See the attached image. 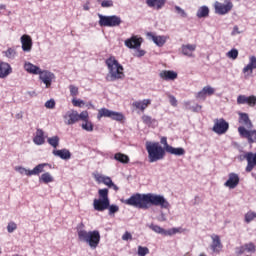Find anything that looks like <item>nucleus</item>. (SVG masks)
Wrapping results in <instances>:
<instances>
[{
    "mask_svg": "<svg viewBox=\"0 0 256 256\" xmlns=\"http://www.w3.org/2000/svg\"><path fill=\"white\" fill-rule=\"evenodd\" d=\"M20 42L22 45V51H24V53H31V50L33 49V39H31V36L27 34L22 35Z\"/></svg>",
    "mask_w": 256,
    "mask_h": 256,
    "instance_id": "obj_15",
    "label": "nucleus"
},
{
    "mask_svg": "<svg viewBox=\"0 0 256 256\" xmlns=\"http://www.w3.org/2000/svg\"><path fill=\"white\" fill-rule=\"evenodd\" d=\"M160 143H161V145H163V148H162V149H164V151H167V150H168V147H171V145H169V144L167 143V137H162V138L160 139Z\"/></svg>",
    "mask_w": 256,
    "mask_h": 256,
    "instance_id": "obj_55",
    "label": "nucleus"
},
{
    "mask_svg": "<svg viewBox=\"0 0 256 256\" xmlns=\"http://www.w3.org/2000/svg\"><path fill=\"white\" fill-rule=\"evenodd\" d=\"M113 5H114L113 0H103L101 2V7L103 9H109V8L113 7Z\"/></svg>",
    "mask_w": 256,
    "mask_h": 256,
    "instance_id": "obj_45",
    "label": "nucleus"
},
{
    "mask_svg": "<svg viewBox=\"0 0 256 256\" xmlns=\"http://www.w3.org/2000/svg\"><path fill=\"white\" fill-rule=\"evenodd\" d=\"M146 151L148 153L149 163H157L165 158V149L159 144V142H146Z\"/></svg>",
    "mask_w": 256,
    "mask_h": 256,
    "instance_id": "obj_4",
    "label": "nucleus"
},
{
    "mask_svg": "<svg viewBox=\"0 0 256 256\" xmlns=\"http://www.w3.org/2000/svg\"><path fill=\"white\" fill-rule=\"evenodd\" d=\"M44 107H46V109H55V99L47 100Z\"/></svg>",
    "mask_w": 256,
    "mask_h": 256,
    "instance_id": "obj_53",
    "label": "nucleus"
},
{
    "mask_svg": "<svg viewBox=\"0 0 256 256\" xmlns=\"http://www.w3.org/2000/svg\"><path fill=\"white\" fill-rule=\"evenodd\" d=\"M72 104L74 105V107H83V105H85V101L74 98L72 99Z\"/></svg>",
    "mask_w": 256,
    "mask_h": 256,
    "instance_id": "obj_54",
    "label": "nucleus"
},
{
    "mask_svg": "<svg viewBox=\"0 0 256 256\" xmlns=\"http://www.w3.org/2000/svg\"><path fill=\"white\" fill-rule=\"evenodd\" d=\"M202 90L206 96H213L215 94V89L211 86H206Z\"/></svg>",
    "mask_w": 256,
    "mask_h": 256,
    "instance_id": "obj_48",
    "label": "nucleus"
},
{
    "mask_svg": "<svg viewBox=\"0 0 256 256\" xmlns=\"http://www.w3.org/2000/svg\"><path fill=\"white\" fill-rule=\"evenodd\" d=\"M182 53L183 55H186V57H191L193 55V46L192 45L182 46Z\"/></svg>",
    "mask_w": 256,
    "mask_h": 256,
    "instance_id": "obj_40",
    "label": "nucleus"
},
{
    "mask_svg": "<svg viewBox=\"0 0 256 256\" xmlns=\"http://www.w3.org/2000/svg\"><path fill=\"white\" fill-rule=\"evenodd\" d=\"M240 31H239V28H238V26H234L233 27V31H232V33H231V35H240Z\"/></svg>",
    "mask_w": 256,
    "mask_h": 256,
    "instance_id": "obj_62",
    "label": "nucleus"
},
{
    "mask_svg": "<svg viewBox=\"0 0 256 256\" xmlns=\"http://www.w3.org/2000/svg\"><path fill=\"white\" fill-rule=\"evenodd\" d=\"M141 43H143V38L132 36L125 40L124 45L128 49H139V47H141Z\"/></svg>",
    "mask_w": 256,
    "mask_h": 256,
    "instance_id": "obj_17",
    "label": "nucleus"
},
{
    "mask_svg": "<svg viewBox=\"0 0 256 256\" xmlns=\"http://www.w3.org/2000/svg\"><path fill=\"white\" fill-rule=\"evenodd\" d=\"M63 119L66 125H75L79 121V116H77L76 110H70L65 113Z\"/></svg>",
    "mask_w": 256,
    "mask_h": 256,
    "instance_id": "obj_18",
    "label": "nucleus"
},
{
    "mask_svg": "<svg viewBox=\"0 0 256 256\" xmlns=\"http://www.w3.org/2000/svg\"><path fill=\"white\" fill-rule=\"evenodd\" d=\"M53 181H55V178H53V175L49 172H45L39 177V182L45 183V185H49V183H53Z\"/></svg>",
    "mask_w": 256,
    "mask_h": 256,
    "instance_id": "obj_32",
    "label": "nucleus"
},
{
    "mask_svg": "<svg viewBox=\"0 0 256 256\" xmlns=\"http://www.w3.org/2000/svg\"><path fill=\"white\" fill-rule=\"evenodd\" d=\"M158 221H160V222L167 221V216L165 215V213L160 212V216L158 217Z\"/></svg>",
    "mask_w": 256,
    "mask_h": 256,
    "instance_id": "obj_61",
    "label": "nucleus"
},
{
    "mask_svg": "<svg viewBox=\"0 0 256 256\" xmlns=\"http://www.w3.org/2000/svg\"><path fill=\"white\" fill-rule=\"evenodd\" d=\"M89 5H90L89 2H86V3L83 5L84 11H89V9H91V7H90Z\"/></svg>",
    "mask_w": 256,
    "mask_h": 256,
    "instance_id": "obj_64",
    "label": "nucleus"
},
{
    "mask_svg": "<svg viewBox=\"0 0 256 256\" xmlns=\"http://www.w3.org/2000/svg\"><path fill=\"white\" fill-rule=\"evenodd\" d=\"M114 159L115 161H118V163H122L123 165H127V163H129V156L121 152L116 153L114 155Z\"/></svg>",
    "mask_w": 256,
    "mask_h": 256,
    "instance_id": "obj_33",
    "label": "nucleus"
},
{
    "mask_svg": "<svg viewBox=\"0 0 256 256\" xmlns=\"http://www.w3.org/2000/svg\"><path fill=\"white\" fill-rule=\"evenodd\" d=\"M148 227L149 229H151V231H154V233H157L158 235L167 236V230H165L164 228H161V226L159 225L148 224Z\"/></svg>",
    "mask_w": 256,
    "mask_h": 256,
    "instance_id": "obj_34",
    "label": "nucleus"
},
{
    "mask_svg": "<svg viewBox=\"0 0 256 256\" xmlns=\"http://www.w3.org/2000/svg\"><path fill=\"white\" fill-rule=\"evenodd\" d=\"M69 89H70V95L72 97H77L79 95V88L77 86L70 85Z\"/></svg>",
    "mask_w": 256,
    "mask_h": 256,
    "instance_id": "obj_49",
    "label": "nucleus"
},
{
    "mask_svg": "<svg viewBox=\"0 0 256 256\" xmlns=\"http://www.w3.org/2000/svg\"><path fill=\"white\" fill-rule=\"evenodd\" d=\"M239 182L240 178L238 174L232 172L228 174V180L224 183V186L230 190H233L239 185Z\"/></svg>",
    "mask_w": 256,
    "mask_h": 256,
    "instance_id": "obj_16",
    "label": "nucleus"
},
{
    "mask_svg": "<svg viewBox=\"0 0 256 256\" xmlns=\"http://www.w3.org/2000/svg\"><path fill=\"white\" fill-rule=\"evenodd\" d=\"M108 211H109V215H113L119 211V206L115 204H112V205L109 204Z\"/></svg>",
    "mask_w": 256,
    "mask_h": 256,
    "instance_id": "obj_52",
    "label": "nucleus"
},
{
    "mask_svg": "<svg viewBox=\"0 0 256 256\" xmlns=\"http://www.w3.org/2000/svg\"><path fill=\"white\" fill-rule=\"evenodd\" d=\"M81 127L84 131H87L88 133L93 132L94 126H93V122H91L90 120H86L81 124Z\"/></svg>",
    "mask_w": 256,
    "mask_h": 256,
    "instance_id": "obj_37",
    "label": "nucleus"
},
{
    "mask_svg": "<svg viewBox=\"0 0 256 256\" xmlns=\"http://www.w3.org/2000/svg\"><path fill=\"white\" fill-rule=\"evenodd\" d=\"M227 57H228L229 59H233V60L237 59V57H238V50L235 49V48L231 49V50L227 53Z\"/></svg>",
    "mask_w": 256,
    "mask_h": 256,
    "instance_id": "obj_47",
    "label": "nucleus"
},
{
    "mask_svg": "<svg viewBox=\"0 0 256 256\" xmlns=\"http://www.w3.org/2000/svg\"><path fill=\"white\" fill-rule=\"evenodd\" d=\"M123 203L130 207H135L136 209H149L151 205L161 207V209H169L170 207L169 201L165 199V196L155 193H136L124 200Z\"/></svg>",
    "mask_w": 256,
    "mask_h": 256,
    "instance_id": "obj_1",
    "label": "nucleus"
},
{
    "mask_svg": "<svg viewBox=\"0 0 256 256\" xmlns=\"http://www.w3.org/2000/svg\"><path fill=\"white\" fill-rule=\"evenodd\" d=\"M174 11L177 15H179V17H181L182 19H187V12H185L183 10V8L179 7V6H175L174 7Z\"/></svg>",
    "mask_w": 256,
    "mask_h": 256,
    "instance_id": "obj_42",
    "label": "nucleus"
},
{
    "mask_svg": "<svg viewBox=\"0 0 256 256\" xmlns=\"http://www.w3.org/2000/svg\"><path fill=\"white\" fill-rule=\"evenodd\" d=\"M99 198L93 200V208L95 211H107L111 202L109 200V189L103 188L98 190Z\"/></svg>",
    "mask_w": 256,
    "mask_h": 256,
    "instance_id": "obj_5",
    "label": "nucleus"
},
{
    "mask_svg": "<svg viewBox=\"0 0 256 256\" xmlns=\"http://www.w3.org/2000/svg\"><path fill=\"white\" fill-rule=\"evenodd\" d=\"M211 239V250L216 254L221 253V250H223V244L221 243V238L219 237V235H212Z\"/></svg>",
    "mask_w": 256,
    "mask_h": 256,
    "instance_id": "obj_21",
    "label": "nucleus"
},
{
    "mask_svg": "<svg viewBox=\"0 0 256 256\" xmlns=\"http://www.w3.org/2000/svg\"><path fill=\"white\" fill-rule=\"evenodd\" d=\"M38 75L40 81L44 83L46 89H49L55 79V74L49 70H41Z\"/></svg>",
    "mask_w": 256,
    "mask_h": 256,
    "instance_id": "obj_11",
    "label": "nucleus"
},
{
    "mask_svg": "<svg viewBox=\"0 0 256 256\" xmlns=\"http://www.w3.org/2000/svg\"><path fill=\"white\" fill-rule=\"evenodd\" d=\"M133 239V235H131L130 232L126 231L123 235H122V241H131Z\"/></svg>",
    "mask_w": 256,
    "mask_h": 256,
    "instance_id": "obj_57",
    "label": "nucleus"
},
{
    "mask_svg": "<svg viewBox=\"0 0 256 256\" xmlns=\"http://www.w3.org/2000/svg\"><path fill=\"white\" fill-rule=\"evenodd\" d=\"M168 97L172 107H177V98H175L173 95H169Z\"/></svg>",
    "mask_w": 256,
    "mask_h": 256,
    "instance_id": "obj_60",
    "label": "nucleus"
},
{
    "mask_svg": "<svg viewBox=\"0 0 256 256\" xmlns=\"http://www.w3.org/2000/svg\"><path fill=\"white\" fill-rule=\"evenodd\" d=\"M52 155H54V157H59L64 161H68V159H71V152L68 149H61V150L54 149L52 151Z\"/></svg>",
    "mask_w": 256,
    "mask_h": 256,
    "instance_id": "obj_26",
    "label": "nucleus"
},
{
    "mask_svg": "<svg viewBox=\"0 0 256 256\" xmlns=\"http://www.w3.org/2000/svg\"><path fill=\"white\" fill-rule=\"evenodd\" d=\"M83 227V223L80 224L77 228L78 240L81 243H86L90 249H95L99 247V243H101V233L98 230L87 231Z\"/></svg>",
    "mask_w": 256,
    "mask_h": 256,
    "instance_id": "obj_2",
    "label": "nucleus"
},
{
    "mask_svg": "<svg viewBox=\"0 0 256 256\" xmlns=\"http://www.w3.org/2000/svg\"><path fill=\"white\" fill-rule=\"evenodd\" d=\"M145 56V50H137L136 57H143Z\"/></svg>",
    "mask_w": 256,
    "mask_h": 256,
    "instance_id": "obj_63",
    "label": "nucleus"
},
{
    "mask_svg": "<svg viewBox=\"0 0 256 256\" xmlns=\"http://www.w3.org/2000/svg\"><path fill=\"white\" fill-rule=\"evenodd\" d=\"M103 117H107L108 119H112L113 121H123V119H125L123 113L112 111L107 108H101L98 110L97 119L101 121Z\"/></svg>",
    "mask_w": 256,
    "mask_h": 256,
    "instance_id": "obj_7",
    "label": "nucleus"
},
{
    "mask_svg": "<svg viewBox=\"0 0 256 256\" xmlns=\"http://www.w3.org/2000/svg\"><path fill=\"white\" fill-rule=\"evenodd\" d=\"M167 0H146V5H148L151 9H156L159 11L165 7V3Z\"/></svg>",
    "mask_w": 256,
    "mask_h": 256,
    "instance_id": "obj_27",
    "label": "nucleus"
},
{
    "mask_svg": "<svg viewBox=\"0 0 256 256\" xmlns=\"http://www.w3.org/2000/svg\"><path fill=\"white\" fill-rule=\"evenodd\" d=\"M238 133L241 138L247 139L249 144L256 143V130H247L244 126H239Z\"/></svg>",
    "mask_w": 256,
    "mask_h": 256,
    "instance_id": "obj_9",
    "label": "nucleus"
},
{
    "mask_svg": "<svg viewBox=\"0 0 256 256\" xmlns=\"http://www.w3.org/2000/svg\"><path fill=\"white\" fill-rule=\"evenodd\" d=\"M138 255L139 256L149 255V248L143 247V246H138Z\"/></svg>",
    "mask_w": 256,
    "mask_h": 256,
    "instance_id": "obj_50",
    "label": "nucleus"
},
{
    "mask_svg": "<svg viewBox=\"0 0 256 256\" xmlns=\"http://www.w3.org/2000/svg\"><path fill=\"white\" fill-rule=\"evenodd\" d=\"M105 63L108 69V73L106 75V81H108V83H113L115 81H119V79L125 78L123 65L117 61L115 56H111L106 59Z\"/></svg>",
    "mask_w": 256,
    "mask_h": 256,
    "instance_id": "obj_3",
    "label": "nucleus"
},
{
    "mask_svg": "<svg viewBox=\"0 0 256 256\" xmlns=\"http://www.w3.org/2000/svg\"><path fill=\"white\" fill-rule=\"evenodd\" d=\"M132 105L133 107H135L136 109H139L140 111H145V109L149 107V105H151V99L135 101L133 102Z\"/></svg>",
    "mask_w": 256,
    "mask_h": 256,
    "instance_id": "obj_30",
    "label": "nucleus"
},
{
    "mask_svg": "<svg viewBox=\"0 0 256 256\" xmlns=\"http://www.w3.org/2000/svg\"><path fill=\"white\" fill-rule=\"evenodd\" d=\"M46 167H49L51 169V164L41 163L36 165L32 170H30L31 177L32 175H41V173H45Z\"/></svg>",
    "mask_w": 256,
    "mask_h": 256,
    "instance_id": "obj_29",
    "label": "nucleus"
},
{
    "mask_svg": "<svg viewBox=\"0 0 256 256\" xmlns=\"http://www.w3.org/2000/svg\"><path fill=\"white\" fill-rule=\"evenodd\" d=\"M59 141H61L59 136H52L47 139L48 145L53 147V149H57V147H59Z\"/></svg>",
    "mask_w": 256,
    "mask_h": 256,
    "instance_id": "obj_35",
    "label": "nucleus"
},
{
    "mask_svg": "<svg viewBox=\"0 0 256 256\" xmlns=\"http://www.w3.org/2000/svg\"><path fill=\"white\" fill-rule=\"evenodd\" d=\"M255 218H256V213L253 212V211H248V212L245 214V222H246L247 224L251 223Z\"/></svg>",
    "mask_w": 256,
    "mask_h": 256,
    "instance_id": "obj_43",
    "label": "nucleus"
},
{
    "mask_svg": "<svg viewBox=\"0 0 256 256\" xmlns=\"http://www.w3.org/2000/svg\"><path fill=\"white\" fill-rule=\"evenodd\" d=\"M237 105H248L250 108H254L256 106V96L239 95L237 97Z\"/></svg>",
    "mask_w": 256,
    "mask_h": 256,
    "instance_id": "obj_14",
    "label": "nucleus"
},
{
    "mask_svg": "<svg viewBox=\"0 0 256 256\" xmlns=\"http://www.w3.org/2000/svg\"><path fill=\"white\" fill-rule=\"evenodd\" d=\"M196 99L200 101H205L207 99V95L205 94L203 89L200 92H198V94L196 95Z\"/></svg>",
    "mask_w": 256,
    "mask_h": 256,
    "instance_id": "obj_56",
    "label": "nucleus"
},
{
    "mask_svg": "<svg viewBox=\"0 0 256 256\" xmlns=\"http://www.w3.org/2000/svg\"><path fill=\"white\" fill-rule=\"evenodd\" d=\"M147 36L157 47H163L167 43V39H169V36H156L153 33H148Z\"/></svg>",
    "mask_w": 256,
    "mask_h": 256,
    "instance_id": "obj_23",
    "label": "nucleus"
},
{
    "mask_svg": "<svg viewBox=\"0 0 256 256\" xmlns=\"http://www.w3.org/2000/svg\"><path fill=\"white\" fill-rule=\"evenodd\" d=\"M13 73L11 64L7 62H0V79H7Z\"/></svg>",
    "mask_w": 256,
    "mask_h": 256,
    "instance_id": "obj_19",
    "label": "nucleus"
},
{
    "mask_svg": "<svg viewBox=\"0 0 256 256\" xmlns=\"http://www.w3.org/2000/svg\"><path fill=\"white\" fill-rule=\"evenodd\" d=\"M159 77L164 81H175V79L178 77V74L173 70H162L159 73Z\"/></svg>",
    "mask_w": 256,
    "mask_h": 256,
    "instance_id": "obj_24",
    "label": "nucleus"
},
{
    "mask_svg": "<svg viewBox=\"0 0 256 256\" xmlns=\"http://www.w3.org/2000/svg\"><path fill=\"white\" fill-rule=\"evenodd\" d=\"M253 69H256V57L251 56L249 58V63L243 68L242 72L244 75H251L253 73Z\"/></svg>",
    "mask_w": 256,
    "mask_h": 256,
    "instance_id": "obj_28",
    "label": "nucleus"
},
{
    "mask_svg": "<svg viewBox=\"0 0 256 256\" xmlns=\"http://www.w3.org/2000/svg\"><path fill=\"white\" fill-rule=\"evenodd\" d=\"M244 159L247 161V166L245 168L246 173H251L252 170L256 167V151L247 152L244 155Z\"/></svg>",
    "mask_w": 256,
    "mask_h": 256,
    "instance_id": "obj_13",
    "label": "nucleus"
},
{
    "mask_svg": "<svg viewBox=\"0 0 256 256\" xmlns=\"http://www.w3.org/2000/svg\"><path fill=\"white\" fill-rule=\"evenodd\" d=\"M45 139H46L45 131H43V129L41 128H38L33 138L34 145H38V146L45 145Z\"/></svg>",
    "mask_w": 256,
    "mask_h": 256,
    "instance_id": "obj_22",
    "label": "nucleus"
},
{
    "mask_svg": "<svg viewBox=\"0 0 256 256\" xmlns=\"http://www.w3.org/2000/svg\"><path fill=\"white\" fill-rule=\"evenodd\" d=\"M214 9L217 15H227L233 9V2H227L226 4L215 2Z\"/></svg>",
    "mask_w": 256,
    "mask_h": 256,
    "instance_id": "obj_12",
    "label": "nucleus"
},
{
    "mask_svg": "<svg viewBox=\"0 0 256 256\" xmlns=\"http://www.w3.org/2000/svg\"><path fill=\"white\" fill-rule=\"evenodd\" d=\"M24 70L29 73L30 75H39L41 73V68L37 65H34L31 62L24 63Z\"/></svg>",
    "mask_w": 256,
    "mask_h": 256,
    "instance_id": "obj_25",
    "label": "nucleus"
},
{
    "mask_svg": "<svg viewBox=\"0 0 256 256\" xmlns=\"http://www.w3.org/2000/svg\"><path fill=\"white\" fill-rule=\"evenodd\" d=\"M176 233H179V228L166 230V236L176 235Z\"/></svg>",
    "mask_w": 256,
    "mask_h": 256,
    "instance_id": "obj_58",
    "label": "nucleus"
},
{
    "mask_svg": "<svg viewBox=\"0 0 256 256\" xmlns=\"http://www.w3.org/2000/svg\"><path fill=\"white\" fill-rule=\"evenodd\" d=\"M142 121L145 125H148L149 127H151V125H157V120L152 119L151 116L148 115H143Z\"/></svg>",
    "mask_w": 256,
    "mask_h": 256,
    "instance_id": "obj_38",
    "label": "nucleus"
},
{
    "mask_svg": "<svg viewBox=\"0 0 256 256\" xmlns=\"http://www.w3.org/2000/svg\"><path fill=\"white\" fill-rule=\"evenodd\" d=\"M94 179L97 181V183H103L106 185V187H109L110 189H114V191H119V187L113 183V180H111V177L105 176L103 174L95 173Z\"/></svg>",
    "mask_w": 256,
    "mask_h": 256,
    "instance_id": "obj_10",
    "label": "nucleus"
},
{
    "mask_svg": "<svg viewBox=\"0 0 256 256\" xmlns=\"http://www.w3.org/2000/svg\"><path fill=\"white\" fill-rule=\"evenodd\" d=\"M78 121H89V112L87 110L82 111L80 114L77 112Z\"/></svg>",
    "mask_w": 256,
    "mask_h": 256,
    "instance_id": "obj_41",
    "label": "nucleus"
},
{
    "mask_svg": "<svg viewBox=\"0 0 256 256\" xmlns=\"http://www.w3.org/2000/svg\"><path fill=\"white\" fill-rule=\"evenodd\" d=\"M7 231L8 233H13L14 231H17V224L15 222H9L7 225Z\"/></svg>",
    "mask_w": 256,
    "mask_h": 256,
    "instance_id": "obj_51",
    "label": "nucleus"
},
{
    "mask_svg": "<svg viewBox=\"0 0 256 256\" xmlns=\"http://www.w3.org/2000/svg\"><path fill=\"white\" fill-rule=\"evenodd\" d=\"M238 116V123L242 125V127L247 128L249 130L253 128L252 122L247 113L239 112Z\"/></svg>",
    "mask_w": 256,
    "mask_h": 256,
    "instance_id": "obj_20",
    "label": "nucleus"
},
{
    "mask_svg": "<svg viewBox=\"0 0 256 256\" xmlns=\"http://www.w3.org/2000/svg\"><path fill=\"white\" fill-rule=\"evenodd\" d=\"M15 171L20 175H26L27 177H31V170L23 167V166H16Z\"/></svg>",
    "mask_w": 256,
    "mask_h": 256,
    "instance_id": "obj_39",
    "label": "nucleus"
},
{
    "mask_svg": "<svg viewBox=\"0 0 256 256\" xmlns=\"http://www.w3.org/2000/svg\"><path fill=\"white\" fill-rule=\"evenodd\" d=\"M212 130L217 135H225V133L229 131V122L223 118L214 119V126Z\"/></svg>",
    "mask_w": 256,
    "mask_h": 256,
    "instance_id": "obj_8",
    "label": "nucleus"
},
{
    "mask_svg": "<svg viewBox=\"0 0 256 256\" xmlns=\"http://www.w3.org/2000/svg\"><path fill=\"white\" fill-rule=\"evenodd\" d=\"M100 27H119L123 20L117 15L105 16L103 14H98Z\"/></svg>",
    "mask_w": 256,
    "mask_h": 256,
    "instance_id": "obj_6",
    "label": "nucleus"
},
{
    "mask_svg": "<svg viewBox=\"0 0 256 256\" xmlns=\"http://www.w3.org/2000/svg\"><path fill=\"white\" fill-rule=\"evenodd\" d=\"M246 252L244 245L236 248V255L240 256Z\"/></svg>",
    "mask_w": 256,
    "mask_h": 256,
    "instance_id": "obj_59",
    "label": "nucleus"
},
{
    "mask_svg": "<svg viewBox=\"0 0 256 256\" xmlns=\"http://www.w3.org/2000/svg\"><path fill=\"white\" fill-rule=\"evenodd\" d=\"M197 17L199 19L203 17H209V8L207 6L200 7L199 10L197 11Z\"/></svg>",
    "mask_w": 256,
    "mask_h": 256,
    "instance_id": "obj_36",
    "label": "nucleus"
},
{
    "mask_svg": "<svg viewBox=\"0 0 256 256\" xmlns=\"http://www.w3.org/2000/svg\"><path fill=\"white\" fill-rule=\"evenodd\" d=\"M166 153H169L170 155H175L176 157H182V155H185V149L178 147L175 148L173 146L168 147V150H166Z\"/></svg>",
    "mask_w": 256,
    "mask_h": 256,
    "instance_id": "obj_31",
    "label": "nucleus"
},
{
    "mask_svg": "<svg viewBox=\"0 0 256 256\" xmlns=\"http://www.w3.org/2000/svg\"><path fill=\"white\" fill-rule=\"evenodd\" d=\"M243 246H244L245 252L254 253L256 251L255 245L253 243H247V244H244Z\"/></svg>",
    "mask_w": 256,
    "mask_h": 256,
    "instance_id": "obj_46",
    "label": "nucleus"
},
{
    "mask_svg": "<svg viewBox=\"0 0 256 256\" xmlns=\"http://www.w3.org/2000/svg\"><path fill=\"white\" fill-rule=\"evenodd\" d=\"M4 53L8 59H15V55H17L15 49L12 48H8L7 51H5Z\"/></svg>",
    "mask_w": 256,
    "mask_h": 256,
    "instance_id": "obj_44",
    "label": "nucleus"
}]
</instances>
